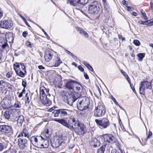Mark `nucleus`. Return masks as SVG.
Returning a JSON list of instances; mask_svg holds the SVG:
<instances>
[{
	"mask_svg": "<svg viewBox=\"0 0 153 153\" xmlns=\"http://www.w3.org/2000/svg\"><path fill=\"white\" fill-rule=\"evenodd\" d=\"M50 95L49 89H46L44 86L40 87V98L43 105L46 106H49L51 104V102L48 98Z\"/></svg>",
	"mask_w": 153,
	"mask_h": 153,
	"instance_id": "1",
	"label": "nucleus"
},
{
	"mask_svg": "<svg viewBox=\"0 0 153 153\" xmlns=\"http://www.w3.org/2000/svg\"><path fill=\"white\" fill-rule=\"evenodd\" d=\"M14 69L16 73L21 77H24L26 73L25 66L23 63H16L14 64Z\"/></svg>",
	"mask_w": 153,
	"mask_h": 153,
	"instance_id": "2",
	"label": "nucleus"
},
{
	"mask_svg": "<svg viewBox=\"0 0 153 153\" xmlns=\"http://www.w3.org/2000/svg\"><path fill=\"white\" fill-rule=\"evenodd\" d=\"M79 97V95L71 93L70 94H67L63 96L64 101L70 105H72L73 103Z\"/></svg>",
	"mask_w": 153,
	"mask_h": 153,
	"instance_id": "3",
	"label": "nucleus"
},
{
	"mask_svg": "<svg viewBox=\"0 0 153 153\" xmlns=\"http://www.w3.org/2000/svg\"><path fill=\"white\" fill-rule=\"evenodd\" d=\"M100 4L97 1L91 2L88 6V12L92 14H97L100 11Z\"/></svg>",
	"mask_w": 153,
	"mask_h": 153,
	"instance_id": "4",
	"label": "nucleus"
},
{
	"mask_svg": "<svg viewBox=\"0 0 153 153\" xmlns=\"http://www.w3.org/2000/svg\"><path fill=\"white\" fill-rule=\"evenodd\" d=\"M43 138L41 136H34L31 137L30 139V140L33 145L36 147L41 148L42 147Z\"/></svg>",
	"mask_w": 153,
	"mask_h": 153,
	"instance_id": "5",
	"label": "nucleus"
},
{
	"mask_svg": "<svg viewBox=\"0 0 153 153\" xmlns=\"http://www.w3.org/2000/svg\"><path fill=\"white\" fill-rule=\"evenodd\" d=\"M105 107L100 103L95 107L94 111V116L96 117H100L103 116L105 113Z\"/></svg>",
	"mask_w": 153,
	"mask_h": 153,
	"instance_id": "6",
	"label": "nucleus"
},
{
	"mask_svg": "<svg viewBox=\"0 0 153 153\" xmlns=\"http://www.w3.org/2000/svg\"><path fill=\"white\" fill-rule=\"evenodd\" d=\"M70 111L68 109H59L54 110L52 114L54 117H60L63 118L69 115Z\"/></svg>",
	"mask_w": 153,
	"mask_h": 153,
	"instance_id": "7",
	"label": "nucleus"
},
{
	"mask_svg": "<svg viewBox=\"0 0 153 153\" xmlns=\"http://www.w3.org/2000/svg\"><path fill=\"white\" fill-rule=\"evenodd\" d=\"M89 105V101L85 99L79 98L77 106L78 109L81 111L85 110Z\"/></svg>",
	"mask_w": 153,
	"mask_h": 153,
	"instance_id": "8",
	"label": "nucleus"
},
{
	"mask_svg": "<svg viewBox=\"0 0 153 153\" xmlns=\"http://www.w3.org/2000/svg\"><path fill=\"white\" fill-rule=\"evenodd\" d=\"M95 122L98 126L101 129L107 128L110 124L108 120L106 118H104L101 120L96 119Z\"/></svg>",
	"mask_w": 153,
	"mask_h": 153,
	"instance_id": "9",
	"label": "nucleus"
},
{
	"mask_svg": "<svg viewBox=\"0 0 153 153\" xmlns=\"http://www.w3.org/2000/svg\"><path fill=\"white\" fill-rule=\"evenodd\" d=\"M85 127L79 121L74 129L75 132L78 135H83L85 133Z\"/></svg>",
	"mask_w": 153,
	"mask_h": 153,
	"instance_id": "10",
	"label": "nucleus"
},
{
	"mask_svg": "<svg viewBox=\"0 0 153 153\" xmlns=\"http://www.w3.org/2000/svg\"><path fill=\"white\" fill-rule=\"evenodd\" d=\"M139 88L140 93L141 94H144L145 89L152 88L151 83V82L147 81H144L141 82Z\"/></svg>",
	"mask_w": 153,
	"mask_h": 153,
	"instance_id": "11",
	"label": "nucleus"
},
{
	"mask_svg": "<svg viewBox=\"0 0 153 153\" xmlns=\"http://www.w3.org/2000/svg\"><path fill=\"white\" fill-rule=\"evenodd\" d=\"M13 26V23L10 19L4 20L0 22V26L4 28L9 29L11 28Z\"/></svg>",
	"mask_w": 153,
	"mask_h": 153,
	"instance_id": "12",
	"label": "nucleus"
},
{
	"mask_svg": "<svg viewBox=\"0 0 153 153\" xmlns=\"http://www.w3.org/2000/svg\"><path fill=\"white\" fill-rule=\"evenodd\" d=\"M4 116L7 119L10 118L14 120L16 117V114L15 112L14 109H10L5 112Z\"/></svg>",
	"mask_w": 153,
	"mask_h": 153,
	"instance_id": "13",
	"label": "nucleus"
},
{
	"mask_svg": "<svg viewBox=\"0 0 153 153\" xmlns=\"http://www.w3.org/2000/svg\"><path fill=\"white\" fill-rule=\"evenodd\" d=\"M0 131L3 133H11L13 132L12 127L11 126L6 125H0Z\"/></svg>",
	"mask_w": 153,
	"mask_h": 153,
	"instance_id": "14",
	"label": "nucleus"
},
{
	"mask_svg": "<svg viewBox=\"0 0 153 153\" xmlns=\"http://www.w3.org/2000/svg\"><path fill=\"white\" fill-rule=\"evenodd\" d=\"M102 141H104V143L106 142L112 143L114 141V137L111 134H104L101 137Z\"/></svg>",
	"mask_w": 153,
	"mask_h": 153,
	"instance_id": "15",
	"label": "nucleus"
},
{
	"mask_svg": "<svg viewBox=\"0 0 153 153\" xmlns=\"http://www.w3.org/2000/svg\"><path fill=\"white\" fill-rule=\"evenodd\" d=\"M89 0H69L70 4L74 6L85 4Z\"/></svg>",
	"mask_w": 153,
	"mask_h": 153,
	"instance_id": "16",
	"label": "nucleus"
},
{
	"mask_svg": "<svg viewBox=\"0 0 153 153\" xmlns=\"http://www.w3.org/2000/svg\"><path fill=\"white\" fill-rule=\"evenodd\" d=\"M79 121L78 120H76L74 117L70 118L68 121V125L69 126L68 128H71L74 129Z\"/></svg>",
	"mask_w": 153,
	"mask_h": 153,
	"instance_id": "17",
	"label": "nucleus"
},
{
	"mask_svg": "<svg viewBox=\"0 0 153 153\" xmlns=\"http://www.w3.org/2000/svg\"><path fill=\"white\" fill-rule=\"evenodd\" d=\"M18 143L19 148L21 149H24L27 146V140L23 137L19 138L18 139Z\"/></svg>",
	"mask_w": 153,
	"mask_h": 153,
	"instance_id": "18",
	"label": "nucleus"
},
{
	"mask_svg": "<svg viewBox=\"0 0 153 153\" xmlns=\"http://www.w3.org/2000/svg\"><path fill=\"white\" fill-rule=\"evenodd\" d=\"M83 90V87L81 84L77 81L76 82V85L74 88L73 91L74 92L76 93H77V95L79 94L82 92Z\"/></svg>",
	"mask_w": 153,
	"mask_h": 153,
	"instance_id": "19",
	"label": "nucleus"
},
{
	"mask_svg": "<svg viewBox=\"0 0 153 153\" xmlns=\"http://www.w3.org/2000/svg\"><path fill=\"white\" fill-rule=\"evenodd\" d=\"M53 120L59 123L67 128L69 126L67 120H66L65 119L62 118L59 119L54 118L53 119Z\"/></svg>",
	"mask_w": 153,
	"mask_h": 153,
	"instance_id": "20",
	"label": "nucleus"
},
{
	"mask_svg": "<svg viewBox=\"0 0 153 153\" xmlns=\"http://www.w3.org/2000/svg\"><path fill=\"white\" fill-rule=\"evenodd\" d=\"M76 82V81L73 80L69 81L66 83V87L70 90H73Z\"/></svg>",
	"mask_w": 153,
	"mask_h": 153,
	"instance_id": "21",
	"label": "nucleus"
},
{
	"mask_svg": "<svg viewBox=\"0 0 153 153\" xmlns=\"http://www.w3.org/2000/svg\"><path fill=\"white\" fill-rule=\"evenodd\" d=\"M90 144L91 146L94 148L99 147L100 145V141L96 138H93L91 140L90 142Z\"/></svg>",
	"mask_w": 153,
	"mask_h": 153,
	"instance_id": "22",
	"label": "nucleus"
},
{
	"mask_svg": "<svg viewBox=\"0 0 153 153\" xmlns=\"http://www.w3.org/2000/svg\"><path fill=\"white\" fill-rule=\"evenodd\" d=\"M53 56V52L50 51H46L45 52L44 57L46 62H49L52 58Z\"/></svg>",
	"mask_w": 153,
	"mask_h": 153,
	"instance_id": "23",
	"label": "nucleus"
},
{
	"mask_svg": "<svg viewBox=\"0 0 153 153\" xmlns=\"http://www.w3.org/2000/svg\"><path fill=\"white\" fill-rule=\"evenodd\" d=\"M76 30L81 35L84 36L86 38H88L89 36L88 34L83 29L79 27H76Z\"/></svg>",
	"mask_w": 153,
	"mask_h": 153,
	"instance_id": "24",
	"label": "nucleus"
},
{
	"mask_svg": "<svg viewBox=\"0 0 153 153\" xmlns=\"http://www.w3.org/2000/svg\"><path fill=\"white\" fill-rule=\"evenodd\" d=\"M24 136L25 137H27L29 138V132L26 129L24 128L23 130L21 132L18 136V137H22Z\"/></svg>",
	"mask_w": 153,
	"mask_h": 153,
	"instance_id": "25",
	"label": "nucleus"
},
{
	"mask_svg": "<svg viewBox=\"0 0 153 153\" xmlns=\"http://www.w3.org/2000/svg\"><path fill=\"white\" fill-rule=\"evenodd\" d=\"M51 146L54 148H57L61 145L60 143L57 138L55 139L53 141L51 140Z\"/></svg>",
	"mask_w": 153,
	"mask_h": 153,
	"instance_id": "26",
	"label": "nucleus"
},
{
	"mask_svg": "<svg viewBox=\"0 0 153 153\" xmlns=\"http://www.w3.org/2000/svg\"><path fill=\"white\" fill-rule=\"evenodd\" d=\"M13 33L12 32H10L6 33L5 35L6 40L8 41L9 42H12L13 39Z\"/></svg>",
	"mask_w": 153,
	"mask_h": 153,
	"instance_id": "27",
	"label": "nucleus"
},
{
	"mask_svg": "<svg viewBox=\"0 0 153 153\" xmlns=\"http://www.w3.org/2000/svg\"><path fill=\"white\" fill-rule=\"evenodd\" d=\"M62 63L61 60L59 57L57 56H56L54 58V60L53 66L55 67H57L60 64Z\"/></svg>",
	"mask_w": 153,
	"mask_h": 153,
	"instance_id": "28",
	"label": "nucleus"
},
{
	"mask_svg": "<svg viewBox=\"0 0 153 153\" xmlns=\"http://www.w3.org/2000/svg\"><path fill=\"white\" fill-rule=\"evenodd\" d=\"M107 146L106 143H104L98 149L97 153H104Z\"/></svg>",
	"mask_w": 153,
	"mask_h": 153,
	"instance_id": "29",
	"label": "nucleus"
},
{
	"mask_svg": "<svg viewBox=\"0 0 153 153\" xmlns=\"http://www.w3.org/2000/svg\"><path fill=\"white\" fill-rule=\"evenodd\" d=\"M43 140V141H42V142L43 143H42V147H41V148H48V147L49 145L48 140L44 139V138Z\"/></svg>",
	"mask_w": 153,
	"mask_h": 153,
	"instance_id": "30",
	"label": "nucleus"
},
{
	"mask_svg": "<svg viewBox=\"0 0 153 153\" xmlns=\"http://www.w3.org/2000/svg\"><path fill=\"white\" fill-rule=\"evenodd\" d=\"M59 141L60 144L64 143L65 141L66 140V137L61 135L57 138Z\"/></svg>",
	"mask_w": 153,
	"mask_h": 153,
	"instance_id": "31",
	"label": "nucleus"
},
{
	"mask_svg": "<svg viewBox=\"0 0 153 153\" xmlns=\"http://www.w3.org/2000/svg\"><path fill=\"white\" fill-rule=\"evenodd\" d=\"M30 93L26 94L25 97V100L26 103L29 104L30 102L31 98H30Z\"/></svg>",
	"mask_w": 153,
	"mask_h": 153,
	"instance_id": "32",
	"label": "nucleus"
},
{
	"mask_svg": "<svg viewBox=\"0 0 153 153\" xmlns=\"http://www.w3.org/2000/svg\"><path fill=\"white\" fill-rule=\"evenodd\" d=\"M152 132L151 131H149V134H147V137L146 138V141H145L144 142V141H143V140H142V141L143 142V143H144V145H145L146 144V143L147 142V140L149 138H150V137L151 136H152ZM140 143L142 145V146H143L144 145V144H143V143L141 142V140H140Z\"/></svg>",
	"mask_w": 153,
	"mask_h": 153,
	"instance_id": "33",
	"label": "nucleus"
},
{
	"mask_svg": "<svg viewBox=\"0 0 153 153\" xmlns=\"http://www.w3.org/2000/svg\"><path fill=\"white\" fill-rule=\"evenodd\" d=\"M145 56V53H138L137 55V56L138 57V60L140 61H142L144 57Z\"/></svg>",
	"mask_w": 153,
	"mask_h": 153,
	"instance_id": "34",
	"label": "nucleus"
},
{
	"mask_svg": "<svg viewBox=\"0 0 153 153\" xmlns=\"http://www.w3.org/2000/svg\"><path fill=\"white\" fill-rule=\"evenodd\" d=\"M24 120V117L22 115L19 116L17 119V124L21 125Z\"/></svg>",
	"mask_w": 153,
	"mask_h": 153,
	"instance_id": "35",
	"label": "nucleus"
},
{
	"mask_svg": "<svg viewBox=\"0 0 153 153\" xmlns=\"http://www.w3.org/2000/svg\"><path fill=\"white\" fill-rule=\"evenodd\" d=\"M82 63L91 71H93L94 70L92 67L86 61H84Z\"/></svg>",
	"mask_w": 153,
	"mask_h": 153,
	"instance_id": "36",
	"label": "nucleus"
},
{
	"mask_svg": "<svg viewBox=\"0 0 153 153\" xmlns=\"http://www.w3.org/2000/svg\"><path fill=\"white\" fill-rule=\"evenodd\" d=\"M44 132L45 133V135L47 137H49L51 135V133L49 131L48 129H45L44 131Z\"/></svg>",
	"mask_w": 153,
	"mask_h": 153,
	"instance_id": "37",
	"label": "nucleus"
},
{
	"mask_svg": "<svg viewBox=\"0 0 153 153\" xmlns=\"http://www.w3.org/2000/svg\"><path fill=\"white\" fill-rule=\"evenodd\" d=\"M6 147L5 143H0V152L2 151L5 149Z\"/></svg>",
	"mask_w": 153,
	"mask_h": 153,
	"instance_id": "38",
	"label": "nucleus"
},
{
	"mask_svg": "<svg viewBox=\"0 0 153 153\" xmlns=\"http://www.w3.org/2000/svg\"><path fill=\"white\" fill-rule=\"evenodd\" d=\"M6 85V83L5 82H4L3 80H1L0 81V88L1 89L4 88Z\"/></svg>",
	"mask_w": 153,
	"mask_h": 153,
	"instance_id": "39",
	"label": "nucleus"
},
{
	"mask_svg": "<svg viewBox=\"0 0 153 153\" xmlns=\"http://www.w3.org/2000/svg\"><path fill=\"white\" fill-rule=\"evenodd\" d=\"M111 153H123L121 150L119 149L117 150L116 149H113L111 151Z\"/></svg>",
	"mask_w": 153,
	"mask_h": 153,
	"instance_id": "40",
	"label": "nucleus"
},
{
	"mask_svg": "<svg viewBox=\"0 0 153 153\" xmlns=\"http://www.w3.org/2000/svg\"><path fill=\"white\" fill-rule=\"evenodd\" d=\"M133 43L135 45L137 46H139L140 45V42L138 40H134L133 41Z\"/></svg>",
	"mask_w": 153,
	"mask_h": 153,
	"instance_id": "41",
	"label": "nucleus"
},
{
	"mask_svg": "<svg viewBox=\"0 0 153 153\" xmlns=\"http://www.w3.org/2000/svg\"><path fill=\"white\" fill-rule=\"evenodd\" d=\"M5 41L4 40V41H3V43H2L1 45L0 46H2V48L3 49L5 48L8 45L7 44L6 42H5Z\"/></svg>",
	"mask_w": 153,
	"mask_h": 153,
	"instance_id": "42",
	"label": "nucleus"
},
{
	"mask_svg": "<svg viewBox=\"0 0 153 153\" xmlns=\"http://www.w3.org/2000/svg\"><path fill=\"white\" fill-rule=\"evenodd\" d=\"M20 17L23 19V21L25 22V24L28 27H30V25L28 24L27 22V21L26 19L24 18L22 15H20Z\"/></svg>",
	"mask_w": 153,
	"mask_h": 153,
	"instance_id": "43",
	"label": "nucleus"
},
{
	"mask_svg": "<svg viewBox=\"0 0 153 153\" xmlns=\"http://www.w3.org/2000/svg\"><path fill=\"white\" fill-rule=\"evenodd\" d=\"M13 107L15 108H19L21 107L19 105V103L18 102H16L13 105Z\"/></svg>",
	"mask_w": 153,
	"mask_h": 153,
	"instance_id": "44",
	"label": "nucleus"
},
{
	"mask_svg": "<svg viewBox=\"0 0 153 153\" xmlns=\"http://www.w3.org/2000/svg\"><path fill=\"white\" fill-rule=\"evenodd\" d=\"M138 22L140 24L143 25H146V23H145V21H143L141 20H139L138 21Z\"/></svg>",
	"mask_w": 153,
	"mask_h": 153,
	"instance_id": "45",
	"label": "nucleus"
},
{
	"mask_svg": "<svg viewBox=\"0 0 153 153\" xmlns=\"http://www.w3.org/2000/svg\"><path fill=\"white\" fill-rule=\"evenodd\" d=\"M125 77L126 78V79L127 80L129 84H130L131 82L130 81V79L129 78L128 76L126 74Z\"/></svg>",
	"mask_w": 153,
	"mask_h": 153,
	"instance_id": "46",
	"label": "nucleus"
},
{
	"mask_svg": "<svg viewBox=\"0 0 153 153\" xmlns=\"http://www.w3.org/2000/svg\"><path fill=\"white\" fill-rule=\"evenodd\" d=\"M9 153H16V152L15 150L10 149L8 150Z\"/></svg>",
	"mask_w": 153,
	"mask_h": 153,
	"instance_id": "47",
	"label": "nucleus"
},
{
	"mask_svg": "<svg viewBox=\"0 0 153 153\" xmlns=\"http://www.w3.org/2000/svg\"><path fill=\"white\" fill-rule=\"evenodd\" d=\"M118 38L119 39H121L122 41H125V39L124 37H123L121 35H119L118 36Z\"/></svg>",
	"mask_w": 153,
	"mask_h": 153,
	"instance_id": "48",
	"label": "nucleus"
},
{
	"mask_svg": "<svg viewBox=\"0 0 153 153\" xmlns=\"http://www.w3.org/2000/svg\"><path fill=\"white\" fill-rule=\"evenodd\" d=\"M78 68L81 72H83L84 71V68L81 65L78 66Z\"/></svg>",
	"mask_w": 153,
	"mask_h": 153,
	"instance_id": "49",
	"label": "nucleus"
},
{
	"mask_svg": "<svg viewBox=\"0 0 153 153\" xmlns=\"http://www.w3.org/2000/svg\"><path fill=\"white\" fill-rule=\"evenodd\" d=\"M27 35V33L26 31H24L22 33V36L24 37H26Z\"/></svg>",
	"mask_w": 153,
	"mask_h": 153,
	"instance_id": "50",
	"label": "nucleus"
},
{
	"mask_svg": "<svg viewBox=\"0 0 153 153\" xmlns=\"http://www.w3.org/2000/svg\"><path fill=\"white\" fill-rule=\"evenodd\" d=\"M22 85L24 87V88H25L27 85V83L25 81L22 80Z\"/></svg>",
	"mask_w": 153,
	"mask_h": 153,
	"instance_id": "51",
	"label": "nucleus"
},
{
	"mask_svg": "<svg viewBox=\"0 0 153 153\" xmlns=\"http://www.w3.org/2000/svg\"><path fill=\"white\" fill-rule=\"evenodd\" d=\"M26 44L27 46L30 47H31L32 45L31 43L29 42H26Z\"/></svg>",
	"mask_w": 153,
	"mask_h": 153,
	"instance_id": "52",
	"label": "nucleus"
},
{
	"mask_svg": "<svg viewBox=\"0 0 153 153\" xmlns=\"http://www.w3.org/2000/svg\"><path fill=\"white\" fill-rule=\"evenodd\" d=\"M84 76L86 79H89V76L87 74H86L85 72H84Z\"/></svg>",
	"mask_w": 153,
	"mask_h": 153,
	"instance_id": "53",
	"label": "nucleus"
},
{
	"mask_svg": "<svg viewBox=\"0 0 153 153\" xmlns=\"http://www.w3.org/2000/svg\"><path fill=\"white\" fill-rule=\"evenodd\" d=\"M12 76V74L10 73L9 72H8L6 75L7 77L8 78H10Z\"/></svg>",
	"mask_w": 153,
	"mask_h": 153,
	"instance_id": "54",
	"label": "nucleus"
},
{
	"mask_svg": "<svg viewBox=\"0 0 153 153\" xmlns=\"http://www.w3.org/2000/svg\"><path fill=\"white\" fill-rule=\"evenodd\" d=\"M150 5L151 9L152 11H153V3L152 2H150Z\"/></svg>",
	"mask_w": 153,
	"mask_h": 153,
	"instance_id": "55",
	"label": "nucleus"
},
{
	"mask_svg": "<svg viewBox=\"0 0 153 153\" xmlns=\"http://www.w3.org/2000/svg\"><path fill=\"white\" fill-rule=\"evenodd\" d=\"M132 7L130 6L127 7V10L128 11H131L132 10Z\"/></svg>",
	"mask_w": 153,
	"mask_h": 153,
	"instance_id": "56",
	"label": "nucleus"
},
{
	"mask_svg": "<svg viewBox=\"0 0 153 153\" xmlns=\"http://www.w3.org/2000/svg\"><path fill=\"white\" fill-rule=\"evenodd\" d=\"M38 68L39 69H45V67H44L42 65H39L38 67Z\"/></svg>",
	"mask_w": 153,
	"mask_h": 153,
	"instance_id": "57",
	"label": "nucleus"
},
{
	"mask_svg": "<svg viewBox=\"0 0 153 153\" xmlns=\"http://www.w3.org/2000/svg\"><path fill=\"white\" fill-rule=\"evenodd\" d=\"M3 41H4V39L3 38L0 37V46L1 45L2 43H3Z\"/></svg>",
	"mask_w": 153,
	"mask_h": 153,
	"instance_id": "58",
	"label": "nucleus"
},
{
	"mask_svg": "<svg viewBox=\"0 0 153 153\" xmlns=\"http://www.w3.org/2000/svg\"><path fill=\"white\" fill-rule=\"evenodd\" d=\"M55 109V108L54 107H53L50 109H49L48 110V111L49 112H52L53 111L54 109Z\"/></svg>",
	"mask_w": 153,
	"mask_h": 153,
	"instance_id": "59",
	"label": "nucleus"
},
{
	"mask_svg": "<svg viewBox=\"0 0 153 153\" xmlns=\"http://www.w3.org/2000/svg\"><path fill=\"white\" fill-rule=\"evenodd\" d=\"M3 16V13L2 10L0 9V19Z\"/></svg>",
	"mask_w": 153,
	"mask_h": 153,
	"instance_id": "60",
	"label": "nucleus"
},
{
	"mask_svg": "<svg viewBox=\"0 0 153 153\" xmlns=\"http://www.w3.org/2000/svg\"><path fill=\"white\" fill-rule=\"evenodd\" d=\"M122 3L123 4L125 5H126V4H127V1L125 0H123L122 1Z\"/></svg>",
	"mask_w": 153,
	"mask_h": 153,
	"instance_id": "61",
	"label": "nucleus"
},
{
	"mask_svg": "<svg viewBox=\"0 0 153 153\" xmlns=\"http://www.w3.org/2000/svg\"><path fill=\"white\" fill-rule=\"evenodd\" d=\"M148 25L149 26L153 25V19L152 21H151L149 23Z\"/></svg>",
	"mask_w": 153,
	"mask_h": 153,
	"instance_id": "62",
	"label": "nucleus"
},
{
	"mask_svg": "<svg viewBox=\"0 0 153 153\" xmlns=\"http://www.w3.org/2000/svg\"><path fill=\"white\" fill-rule=\"evenodd\" d=\"M143 15V17L144 19L146 20L147 19V16H146V14L145 13H144V15Z\"/></svg>",
	"mask_w": 153,
	"mask_h": 153,
	"instance_id": "63",
	"label": "nucleus"
},
{
	"mask_svg": "<svg viewBox=\"0 0 153 153\" xmlns=\"http://www.w3.org/2000/svg\"><path fill=\"white\" fill-rule=\"evenodd\" d=\"M114 103L117 105L119 107H120V106L118 102H117L116 100H115L114 102Z\"/></svg>",
	"mask_w": 153,
	"mask_h": 153,
	"instance_id": "64",
	"label": "nucleus"
}]
</instances>
